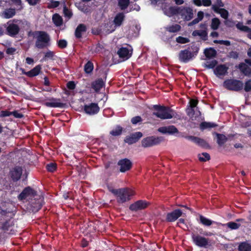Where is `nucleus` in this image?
I'll return each instance as SVG.
<instances>
[{"mask_svg": "<svg viewBox=\"0 0 251 251\" xmlns=\"http://www.w3.org/2000/svg\"><path fill=\"white\" fill-rule=\"evenodd\" d=\"M200 21H201L199 20V19L198 18H196L195 19H194L192 22H191L190 23H189L188 24V26H193V25L198 24Z\"/></svg>", "mask_w": 251, "mask_h": 251, "instance_id": "63", "label": "nucleus"}, {"mask_svg": "<svg viewBox=\"0 0 251 251\" xmlns=\"http://www.w3.org/2000/svg\"><path fill=\"white\" fill-rule=\"evenodd\" d=\"M211 0H202V5L204 6H209L211 5Z\"/></svg>", "mask_w": 251, "mask_h": 251, "instance_id": "62", "label": "nucleus"}, {"mask_svg": "<svg viewBox=\"0 0 251 251\" xmlns=\"http://www.w3.org/2000/svg\"><path fill=\"white\" fill-rule=\"evenodd\" d=\"M94 69V65L92 62L88 61L84 66V70L86 74L91 73Z\"/></svg>", "mask_w": 251, "mask_h": 251, "instance_id": "37", "label": "nucleus"}, {"mask_svg": "<svg viewBox=\"0 0 251 251\" xmlns=\"http://www.w3.org/2000/svg\"><path fill=\"white\" fill-rule=\"evenodd\" d=\"M16 50V49L15 48H7L6 50V53L8 55H12L14 54Z\"/></svg>", "mask_w": 251, "mask_h": 251, "instance_id": "58", "label": "nucleus"}, {"mask_svg": "<svg viewBox=\"0 0 251 251\" xmlns=\"http://www.w3.org/2000/svg\"><path fill=\"white\" fill-rule=\"evenodd\" d=\"M150 203L144 200H138L129 205V209L132 211L136 212L138 210L146 208Z\"/></svg>", "mask_w": 251, "mask_h": 251, "instance_id": "10", "label": "nucleus"}, {"mask_svg": "<svg viewBox=\"0 0 251 251\" xmlns=\"http://www.w3.org/2000/svg\"><path fill=\"white\" fill-rule=\"evenodd\" d=\"M125 18V16L124 13L120 12L116 14L115 16L113 22L116 26H120L123 24V21Z\"/></svg>", "mask_w": 251, "mask_h": 251, "instance_id": "27", "label": "nucleus"}, {"mask_svg": "<svg viewBox=\"0 0 251 251\" xmlns=\"http://www.w3.org/2000/svg\"><path fill=\"white\" fill-rule=\"evenodd\" d=\"M117 165L120 166L119 171L125 173L129 171L132 167V162L128 158H124L118 161Z\"/></svg>", "mask_w": 251, "mask_h": 251, "instance_id": "8", "label": "nucleus"}, {"mask_svg": "<svg viewBox=\"0 0 251 251\" xmlns=\"http://www.w3.org/2000/svg\"><path fill=\"white\" fill-rule=\"evenodd\" d=\"M227 226L231 229H237L241 226L240 224L233 222H230L226 224Z\"/></svg>", "mask_w": 251, "mask_h": 251, "instance_id": "50", "label": "nucleus"}, {"mask_svg": "<svg viewBox=\"0 0 251 251\" xmlns=\"http://www.w3.org/2000/svg\"><path fill=\"white\" fill-rule=\"evenodd\" d=\"M220 23L221 22L218 18H213L211 21V28L213 30H217L219 28Z\"/></svg>", "mask_w": 251, "mask_h": 251, "instance_id": "41", "label": "nucleus"}, {"mask_svg": "<svg viewBox=\"0 0 251 251\" xmlns=\"http://www.w3.org/2000/svg\"><path fill=\"white\" fill-rule=\"evenodd\" d=\"M183 214L182 211L180 209H176L171 212L168 213L166 217L167 222H174L180 217Z\"/></svg>", "mask_w": 251, "mask_h": 251, "instance_id": "13", "label": "nucleus"}, {"mask_svg": "<svg viewBox=\"0 0 251 251\" xmlns=\"http://www.w3.org/2000/svg\"><path fill=\"white\" fill-rule=\"evenodd\" d=\"M199 223L204 226H209L215 222L205 217L202 215H200L199 216Z\"/></svg>", "mask_w": 251, "mask_h": 251, "instance_id": "30", "label": "nucleus"}, {"mask_svg": "<svg viewBox=\"0 0 251 251\" xmlns=\"http://www.w3.org/2000/svg\"><path fill=\"white\" fill-rule=\"evenodd\" d=\"M54 56V53L51 50H49L45 53L43 60L46 61L48 59H53Z\"/></svg>", "mask_w": 251, "mask_h": 251, "instance_id": "49", "label": "nucleus"}, {"mask_svg": "<svg viewBox=\"0 0 251 251\" xmlns=\"http://www.w3.org/2000/svg\"><path fill=\"white\" fill-rule=\"evenodd\" d=\"M192 239L193 243L198 247H205L208 245V239L199 234L193 233L192 234Z\"/></svg>", "mask_w": 251, "mask_h": 251, "instance_id": "11", "label": "nucleus"}, {"mask_svg": "<svg viewBox=\"0 0 251 251\" xmlns=\"http://www.w3.org/2000/svg\"><path fill=\"white\" fill-rule=\"evenodd\" d=\"M239 69L245 75H249L251 73V69L244 63H241L239 65Z\"/></svg>", "mask_w": 251, "mask_h": 251, "instance_id": "31", "label": "nucleus"}, {"mask_svg": "<svg viewBox=\"0 0 251 251\" xmlns=\"http://www.w3.org/2000/svg\"><path fill=\"white\" fill-rule=\"evenodd\" d=\"M228 67L225 64L218 65L215 70L214 73L217 76H224L227 74Z\"/></svg>", "mask_w": 251, "mask_h": 251, "instance_id": "20", "label": "nucleus"}, {"mask_svg": "<svg viewBox=\"0 0 251 251\" xmlns=\"http://www.w3.org/2000/svg\"><path fill=\"white\" fill-rule=\"evenodd\" d=\"M122 131L123 128L120 126H117L115 128L110 132V134L114 136H119L122 134Z\"/></svg>", "mask_w": 251, "mask_h": 251, "instance_id": "40", "label": "nucleus"}, {"mask_svg": "<svg viewBox=\"0 0 251 251\" xmlns=\"http://www.w3.org/2000/svg\"><path fill=\"white\" fill-rule=\"evenodd\" d=\"M59 2L58 1L52 0L51 2V7L56 8L59 5Z\"/></svg>", "mask_w": 251, "mask_h": 251, "instance_id": "64", "label": "nucleus"}, {"mask_svg": "<svg viewBox=\"0 0 251 251\" xmlns=\"http://www.w3.org/2000/svg\"><path fill=\"white\" fill-rule=\"evenodd\" d=\"M153 110L152 115L161 120L170 119L176 117V113L170 107L160 104L153 105L151 108Z\"/></svg>", "mask_w": 251, "mask_h": 251, "instance_id": "1", "label": "nucleus"}, {"mask_svg": "<svg viewBox=\"0 0 251 251\" xmlns=\"http://www.w3.org/2000/svg\"><path fill=\"white\" fill-rule=\"evenodd\" d=\"M46 169L50 172H54L57 168L56 164L54 163H50L46 166Z\"/></svg>", "mask_w": 251, "mask_h": 251, "instance_id": "44", "label": "nucleus"}, {"mask_svg": "<svg viewBox=\"0 0 251 251\" xmlns=\"http://www.w3.org/2000/svg\"><path fill=\"white\" fill-rule=\"evenodd\" d=\"M184 138L186 139L191 141L192 142L196 143L197 140L198 139V137H196L194 136L189 135V136H185Z\"/></svg>", "mask_w": 251, "mask_h": 251, "instance_id": "60", "label": "nucleus"}, {"mask_svg": "<svg viewBox=\"0 0 251 251\" xmlns=\"http://www.w3.org/2000/svg\"><path fill=\"white\" fill-rule=\"evenodd\" d=\"M181 7L170 6L164 12L168 16L171 17L177 14H180Z\"/></svg>", "mask_w": 251, "mask_h": 251, "instance_id": "23", "label": "nucleus"}, {"mask_svg": "<svg viewBox=\"0 0 251 251\" xmlns=\"http://www.w3.org/2000/svg\"><path fill=\"white\" fill-rule=\"evenodd\" d=\"M143 136L142 132L138 131L131 134L129 136H126L124 141L129 145L136 143Z\"/></svg>", "mask_w": 251, "mask_h": 251, "instance_id": "16", "label": "nucleus"}, {"mask_svg": "<svg viewBox=\"0 0 251 251\" xmlns=\"http://www.w3.org/2000/svg\"><path fill=\"white\" fill-rule=\"evenodd\" d=\"M217 126L218 125L214 123L202 122L200 125V128L201 131H203L205 129H210Z\"/></svg>", "mask_w": 251, "mask_h": 251, "instance_id": "29", "label": "nucleus"}, {"mask_svg": "<svg viewBox=\"0 0 251 251\" xmlns=\"http://www.w3.org/2000/svg\"><path fill=\"white\" fill-rule=\"evenodd\" d=\"M239 251H251V245L247 242L241 243L238 246Z\"/></svg>", "mask_w": 251, "mask_h": 251, "instance_id": "34", "label": "nucleus"}, {"mask_svg": "<svg viewBox=\"0 0 251 251\" xmlns=\"http://www.w3.org/2000/svg\"><path fill=\"white\" fill-rule=\"evenodd\" d=\"M117 54L120 58L124 60L128 59L131 55V54L129 53L128 49L126 47L120 48L117 51Z\"/></svg>", "mask_w": 251, "mask_h": 251, "instance_id": "21", "label": "nucleus"}, {"mask_svg": "<svg viewBox=\"0 0 251 251\" xmlns=\"http://www.w3.org/2000/svg\"><path fill=\"white\" fill-rule=\"evenodd\" d=\"M86 30L87 27L84 24H80L78 25L75 30V37L77 39L81 38L82 37V33L85 32Z\"/></svg>", "mask_w": 251, "mask_h": 251, "instance_id": "22", "label": "nucleus"}, {"mask_svg": "<svg viewBox=\"0 0 251 251\" xmlns=\"http://www.w3.org/2000/svg\"><path fill=\"white\" fill-rule=\"evenodd\" d=\"M109 190L117 197V201L120 203H123L129 201L131 199V196L134 195V192L128 188L118 189L109 188Z\"/></svg>", "mask_w": 251, "mask_h": 251, "instance_id": "4", "label": "nucleus"}, {"mask_svg": "<svg viewBox=\"0 0 251 251\" xmlns=\"http://www.w3.org/2000/svg\"><path fill=\"white\" fill-rule=\"evenodd\" d=\"M22 173L23 169L22 167L17 166L10 170L9 175L14 182H17L20 179Z\"/></svg>", "mask_w": 251, "mask_h": 251, "instance_id": "12", "label": "nucleus"}, {"mask_svg": "<svg viewBox=\"0 0 251 251\" xmlns=\"http://www.w3.org/2000/svg\"><path fill=\"white\" fill-rule=\"evenodd\" d=\"M51 100L53 101V102H46L45 105L49 107H59V108H65L66 106L65 103L60 102V99L51 98Z\"/></svg>", "mask_w": 251, "mask_h": 251, "instance_id": "17", "label": "nucleus"}, {"mask_svg": "<svg viewBox=\"0 0 251 251\" xmlns=\"http://www.w3.org/2000/svg\"><path fill=\"white\" fill-rule=\"evenodd\" d=\"M158 130L163 134H174L178 132L177 128L173 125L159 127Z\"/></svg>", "mask_w": 251, "mask_h": 251, "instance_id": "18", "label": "nucleus"}, {"mask_svg": "<svg viewBox=\"0 0 251 251\" xmlns=\"http://www.w3.org/2000/svg\"><path fill=\"white\" fill-rule=\"evenodd\" d=\"M57 44L59 48L63 49L67 47L68 43L67 41L65 39H60L57 41Z\"/></svg>", "mask_w": 251, "mask_h": 251, "instance_id": "45", "label": "nucleus"}, {"mask_svg": "<svg viewBox=\"0 0 251 251\" xmlns=\"http://www.w3.org/2000/svg\"><path fill=\"white\" fill-rule=\"evenodd\" d=\"M221 16L225 19H227L228 16V12L227 10L224 8H221L220 11L219 12Z\"/></svg>", "mask_w": 251, "mask_h": 251, "instance_id": "52", "label": "nucleus"}, {"mask_svg": "<svg viewBox=\"0 0 251 251\" xmlns=\"http://www.w3.org/2000/svg\"><path fill=\"white\" fill-rule=\"evenodd\" d=\"M163 139L162 137L149 136L142 140V146L144 148H148L157 145L163 141Z\"/></svg>", "mask_w": 251, "mask_h": 251, "instance_id": "6", "label": "nucleus"}, {"mask_svg": "<svg viewBox=\"0 0 251 251\" xmlns=\"http://www.w3.org/2000/svg\"><path fill=\"white\" fill-rule=\"evenodd\" d=\"M216 50L212 48L206 49L204 51L205 57L209 59L214 57L216 55Z\"/></svg>", "mask_w": 251, "mask_h": 251, "instance_id": "32", "label": "nucleus"}, {"mask_svg": "<svg viewBox=\"0 0 251 251\" xmlns=\"http://www.w3.org/2000/svg\"><path fill=\"white\" fill-rule=\"evenodd\" d=\"M218 62L216 60H213L211 61H207L205 64V67L208 69H213L217 64Z\"/></svg>", "mask_w": 251, "mask_h": 251, "instance_id": "46", "label": "nucleus"}, {"mask_svg": "<svg viewBox=\"0 0 251 251\" xmlns=\"http://www.w3.org/2000/svg\"><path fill=\"white\" fill-rule=\"evenodd\" d=\"M104 85L102 78H98L92 83V88L96 92L99 91Z\"/></svg>", "mask_w": 251, "mask_h": 251, "instance_id": "28", "label": "nucleus"}, {"mask_svg": "<svg viewBox=\"0 0 251 251\" xmlns=\"http://www.w3.org/2000/svg\"><path fill=\"white\" fill-rule=\"evenodd\" d=\"M187 114L189 116H193L195 114L194 108L189 107L186 110Z\"/></svg>", "mask_w": 251, "mask_h": 251, "instance_id": "61", "label": "nucleus"}, {"mask_svg": "<svg viewBox=\"0 0 251 251\" xmlns=\"http://www.w3.org/2000/svg\"><path fill=\"white\" fill-rule=\"evenodd\" d=\"M34 200H31L30 207L33 212H38L42 207L44 198L40 196H36Z\"/></svg>", "mask_w": 251, "mask_h": 251, "instance_id": "9", "label": "nucleus"}, {"mask_svg": "<svg viewBox=\"0 0 251 251\" xmlns=\"http://www.w3.org/2000/svg\"><path fill=\"white\" fill-rule=\"evenodd\" d=\"M223 86L228 90L238 92L243 89V83L236 79H227L224 81Z\"/></svg>", "mask_w": 251, "mask_h": 251, "instance_id": "5", "label": "nucleus"}, {"mask_svg": "<svg viewBox=\"0 0 251 251\" xmlns=\"http://www.w3.org/2000/svg\"><path fill=\"white\" fill-rule=\"evenodd\" d=\"M236 27L242 31L249 33L251 28L248 26L243 25L242 23L239 22L236 25Z\"/></svg>", "mask_w": 251, "mask_h": 251, "instance_id": "42", "label": "nucleus"}, {"mask_svg": "<svg viewBox=\"0 0 251 251\" xmlns=\"http://www.w3.org/2000/svg\"><path fill=\"white\" fill-rule=\"evenodd\" d=\"M130 3L129 0H118V4L122 10H124L127 8Z\"/></svg>", "mask_w": 251, "mask_h": 251, "instance_id": "35", "label": "nucleus"}, {"mask_svg": "<svg viewBox=\"0 0 251 251\" xmlns=\"http://www.w3.org/2000/svg\"><path fill=\"white\" fill-rule=\"evenodd\" d=\"M199 159L201 162H205L210 159V156L207 152H203L198 155Z\"/></svg>", "mask_w": 251, "mask_h": 251, "instance_id": "43", "label": "nucleus"}, {"mask_svg": "<svg viewBox=\"0 0 251 251\" xmlns=\"http://www.w3.org/2000/svg\"><path fill=\"white\" fill-rule=\"evenodd\" d=\"M193 36H199L203 41H206L208 39L207 32L206 30H195L192 32Z\"/></svg>", "mask_w": 251, "mask_h": 251, "instance_id": "26", "label": "nucleus"}, {"mask_svg": "<svg viewBox=\"0 0 251 251\" xmlns=\"http://www.w3.org/2000/svg\"><path fill=\"white\" fill-rule=\"evenodd\" d=\"M52 19L54 24L57 26H59L63 24L62 18L58 14H54Z\"/></svg>", "mask_w": 251, "mask_h": 251, "instance_id": "33", "label": "nucleus"}, {"mask_svg": "<svg viewBox=\"0 0 251 251\" xmlns=\"http://www.w3.org/2000/svg\"><path fill=\"white\" fill-rule=\"evenodd\" d=\"M20 31L19 26L15 24H11L6 28L7 34L11 37H14L18 34Z\"/></svg>", "mask_w": 251, "mask_h": 251, "instance_id": "19", "label": "nucleus"}, {"mask_svg": "<svg viewBox=\"0 0 251 251\" xmlns=\"http://www.w3.org/2000/svg\"><path fill=\"white\" fill-rule=\"evenodd\" d=\"M12 115H13L15 118L18 119H21L24 117V115L22 113H19L17 110L12 111Z\"/></svg>", "mask_w": 251, "mask_h": 251, "instance_id": "55", "label": "nucleus"}, {"mask_svg": "<svg viewBox=\"0 0 251 251\" xmlns=\"http://www.w3.org/2000/svg\"><path fill=\"white\" fill-rule=\"evenodd\" d=\"M28 35L33 36L36 39L35 47L38 49H44L50 46V36L48 33L44 31H29Z\"/></svg>", "mask_w": 251, "mask_h": 251, "instance_id": "2", "label": "nucleus"}, {"mask_svg": "<svg viewBox=\"0 0 251 251\" xmlns=\"http://www.w3.org/2000/svg\"><path fill=\"white\" fill-rule=\"evenodd\" d=\"M63 13L65 17H67L68 19H70L73 16L72 12L65 5L63 7Z\"/></svg>", "mask_w": 251, "mask_h": 251, "instance_id": "48", "label": "nucleus"}, {"mask_svg": "<svg viewBox=\"0 0 251 251\" xmlns=\"http://www.w3.org/2000/svg\"><path fill=\"white\" fill-rule=\"evenodd\" d=\"M16 14V11L14 8H10L6 9L4 13V17L6 19H10Z\"/></svg>", "mask_w": 251, "mask_h": 251, "instance_id": "39", "label": "nucleus"}, {"mask_svg": "<svg viewBox=\"0 0 251 251\" xmlns=\"http://www.w3.org/2000/svg\"><path fill=\"white\" fill-rule=\"evenodd\" d=\"M12 115V112L8 110H1L0 111V118L8 117Z\"/></svg>", "mask_w": 251, "mask_h": 251, "instance_id": "54", "label": "nucleus"}, {"mask_svg": "<svg viewBox=\"0 0 251 251\" xmlns=\"http://www.w3.org/2000/svg\"><path fill=\"white\" fill-rule=\"evenodd\" d=\"M199 101L195 99H191L190 100L189 103L190 105L189 107L194 108L196 107L198 104Z\"/></svg>", "mask_w": 251, "mask_h": 251, "instance_id": "57", "label": "nucleus"}, {"mask_svg": "<svg viewBox=\"0 0 251 251\" xmlns=\"http://www.w3.org/2000/svg\"><path fill=\"white\" fill-rule=\"evenodd\" d=\"M41 65H36L31 70L27 72V76L29 77H33L34 76L38 75L41 72Z\"/></svg>", "mask_w": 251, "mask_h": 251, "instance_id": "24", "label": "nucleus"}, {"mask_svg": "<svg viewBox=\"0 0 251 251\" xmlns=\"http://www.w3.org/2000/svg\"><path fill=\"white\" fill-rule=\"evenodd\" d=\"M199 48L193 44L187 47V49L179 51L178 57L179 60L186 63L194 58L198 53Z\"/></svg>", "mask_w": 251, "mask_h": 251, "instance_id": "3", "label": "nucleus"}, {"mask_svg": "<svg viewBox=\"0 0 251 251\" xmlns=\"http://www.w3.org/2000/svg\"><path fill=\"white\" fill-rule=\"evenodd\" d=\"M36 196H37V191L30 186H27L18 195V199L19 201H22L26 198L32 200V199Z\"/></svg>", "mask_w": 251, "mask_h": 251, "instance_id": "7", "label": "nucleus"}, {"mask_svg": "<svg viewBox=\"0 0 251 251\" xmlns=\"http://www.w3.org/2000/svg\"><path fill=\"white\" fill-rule=\"evenodd\" d=\"M196 144L203 148H210V146L209 144L204 139L200 138L199 137H198Z\"/></svg>", "mask_w": 251, "mask_h": 251, "instance_id": "38", "label": "nucleus"}, {"mask_svg": "<svg viewBox=\"0 0 251 251\" xmlns=\"http://www.w3.org/2000/svg\"><path fill=\"white\" fill-rule=\"evenodd\" d=\"M213 134L216 136L217 143L220 147L223 146L227 141V138L223 134L214 132Z\"/></svg>", "mask_w": 251, "mask_h": 251, "instance_id": "25", "label": "nucleus"}, {"mask_svg": "<svg viewBox=\"0 0 251 251\" xmlns=\"http://www.w3.org/2000/svg\"><path fill=\"white\" fill-rule=\"evenodd\" d=\"M181 26L178 24H175L166 27V30L171 33H175L180 31Z\"/></svg>", "mask_w": 251, "mask_h": 251, "instance_id": "36", "label": "nucleus"}, {"mask_svg": "<svg viewBox=\"0 0 251 251\" xmlns=\"http://www.w3.org/2000/svg\"><path fill=\"white\" fill-rule=\"evenodd\" d=\"M9 223L8 221H6L2 224L1 229L4 231H7L9 229Z\"/></svg>", "mask_w": 251, "mask_h": 251, "instance_id": "59", "label": "nucleus"}, {"mask_svg": "<svg viewBox=\"0 0 251 251\" xmlns=\"http://www.w3.org/2000/svg\"><path fill=\"white\" fill-rule=\"evenodd\" d=\"M67 87L70 90H74L75 88L76 85L74 81H70L67 83Z\"/></svg>", "mask_w": 251, "mask_h": 251, "instance_id": "56", "label": "nucleus"}, {"mask_svg": "<svg viewBox=\"0 0 251 251\" xmlns=\"http://www.w3.org/2000/svg\"><path fill=\"white\" fill-rule=\"evenodd\" d=\"M244 90L246 92L251 91V79H249L246 81L244 86Z\"/></svg>", "mask_w": 251, "mask_h": 251, "instance_id": "53", "label": "nucleus"}, {"mask_svg": "<svg viewBox=\"0 0 251 251\" xmlns=\"http://www.w3.org/2000/svg\"><path fill=\"white\" fill-rule=\"evenodd\" d=\"M176 42L179 44H186L190 42L189 38L182 36H178L176 38Z\"/></svg>", "mask_w": 251, "mask_h": 251, "instance_id": "51", "label": "nucleus"}, {"mask_svg": "<svg viewBox=\"0 0 251 251\" xmlns=\"http://www.w3.org/2000/svg\"><path fill=\"white\" fill-rule=\"evenodd\" d=\"M143 121L142 118L140 116H136L133 117L131 119V123L133 125H136L137 124H141Z\"/></svg>", "mask_w": 251, "mask_h": 251, "instance_id": "47", "label": "nucleus"}, {"mask_svg": "<svg viewBox=\"0 0 251 251\" xmlns=\"http://www.w3.org/2000/svg\"><path fill=\"white\" fill-rule=\"evenodd\" d=\"M185 21H188L193 18V9L189 7H181L180 14Z\"/></svg>", "mask_w": 251, "mask_h": 251, "instance_id": "15", "label": "nucleus"}, {"mask_svg": "<svg viewBox=\"0 0 251 251\" xmlns=\"http://www.w3.org/2000/svg\"><path fill=\"white\" fill-rule=\"evenodd\" d=\"M83 110L86 114L92 115L96 114L99 112L100 107L97 103L92 102L88 104H85Z\"/></svg>", "mask_w": 251, "mask_h": 251, "instance_id": "14", "label": "nucleus"}]
</instances>
